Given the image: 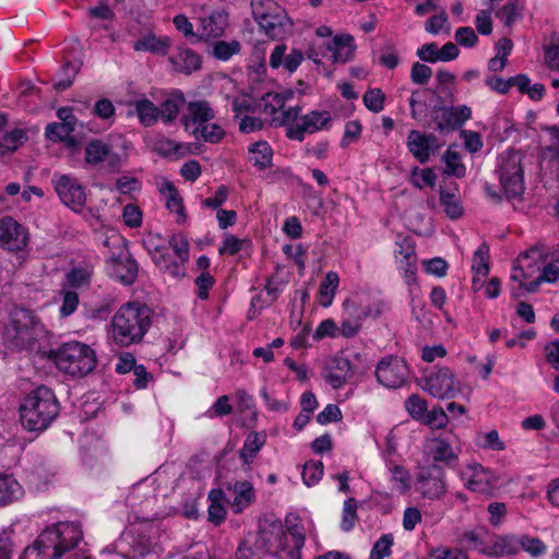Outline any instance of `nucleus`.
<instances>
[{
    "mask_svg": "<svg viewBox=\"0 0 559 559\" xmlns=\"http://www.w3.org/2000/svg\"><path fill=\"white\" fill-rule=\"evenodd\" d=\"M437 176L430 168H416L412 174V182L415 187L423 189L424 187H433Z\"/></svg>",
    "mask_w": 559,
    "mask_h": 559,
    "instance_id": "obj_63",
    "label": "nucleus"
},
{
    "mask_svg": "<svg viewBox=\"0 0 559 559\" xmlns=\"http://www.w3.org/2000/svg\"><path fill=\"white\" fill-rule=\"evenodd\" d=\"M84 159L92 167L103 166L116 170L122 166L127 155L118 152L110 143L95 139L90 141L84 150Z\"/></svg>",
    "mask_w": 559,
    "mask_h": 559,
    "instance_id": "obj_13",
    "label": "nucleus"
},
{
    "mask_svg": "<svg viewBox=\"0 0 559 559\" xmlns=\"http://www.w3.org/2000/svg\"><path fill=\"white\" fill-rule=\"evenodd\" d=\"M210 501L207 512L209 520L215 524H219L225 520L226 510L224 502H226V493L223 489H212L207 495Z\"/></svg>",
    "mask_w": 559,
    "mask_h": 559,
    "instance_id": "obj_42",
    "label": "nucleus"
},
{
    "mask_svg": "<svg viewBox=\"0 0 559 559\" xmlns=\"http://www.w3.org/2000/svg\"><path fill=\"white\" fill-rule=\"evenodd\" d=\"M76 122H52L46 127V136L48 140L58 142L68 139L70 134L75 130Z\"/></svg>",
    "mask_w": 559,
    "mask_h": 559,
    "instance_id": "obj_48",
    "label": "nucleus"
},
{
    "mask_svg": "<svg viewBox=\"0 0 559 559\" xmlns=\"http://www.w3.org/2000/svg\"><path fill=\"white\" fill-rule=\"evenodd\" d=\"M27 136L25 131L15 129L0 140V155L13 153L20 145L26 141Z\"/></svg>",
    "mask_w": 559,
    "mask_h": 559,
    "instance_id": "obj_49",
    "label": "nucleus"
},
{
    "mask_svg": "<svg viewBox=\"0 0 559 559\" xmlns=\"http://www.w3.org/2000/svg\"><path fill=\"white\" fill-rule=\"evenodd\" d=\"M386 468L390 474V481L392 483L393 489L400 495L407 493L412 485V477L408 471L402 465L394 464L392 462L386 464Z\"/></svg>",
    "mask_w": 559,
    "mask_h": 559,
    "instance_id": "obj_41",
    "label": "nucleus"
},
{
    "mask_svg": "<svg viewBox=\"0 0 559 559\" xmlns=\"http://www.w3.org/2000/svg\"><path fill=\"white\" fill-rule=\"evenodd\" d=\"M169 62L177 72L190 74L201 68V57L188 47H178L169 57Z\"/></svg>",
    "mask_w": 559,
    "mask_h": 559,
    "instance_id": "obj_29",
    "label": "nucleus"
},
{
    "mask_svg": "<svg viewBox=\"0 0 559 559\" xmlns=\"http://www.w3.org/2000/svg\"><path fill=\"white\" fill-rule=\"evenodd\" d=\"M265 440V435L261 432L252 431L247 436L242 449L240 451V457L245 464L249 465L253 462L258 452L264 445Z\"/></svg>",
    "mask_w": 559,
    "mask_h": 559,
    "instance_id": "obj_44",
    "label": "nucleus"
},
{
    "mask_svg": "<svg viewBox=\"0 0 559 559\" xmlns=\"http://www.w3.org/2000/svg\"><path fill=\"white\" fill-rule=\"evenodd\" d=\"M251 7L255 22L269 38L282 39L290 33L289 19L274 1L252 0Z\"/></svg>",
    "mask_w": 559,
    "mask_h": 559,
    "instance_id": "obj_7",
    "label": "nucleus"
},
{
    "mask_svg": "<svg viewBox=\"0 0 559 559\" xmlns=\"http://www.w3.org/2000/svg\"><path fill=\"white\" fill-rule=\"evenodd\" d=\"M82 536L79 522H58L46 527L33 544L23 550L20 559H60L79 544Z\"/></svg>",
    "mask_w": 559,
    "mask_h": 559,
    "instance_id": "obj_1",
    "label": "nucleus"
},
{
    "mask_svg": "<svg viewBox=\"0 0 559 559\" xmlns=\"http://www.w3.org/2000/svg\"><path fill=\"white\" fill-rule=\"evenodd\" d=\"M91 271L83 267L71 270L67 274V282L63 287L79 292L87 288L91 283Z\"/></svg>",
    "mask_w": 559,
    "mask_h": 559,
    "instance_id": "obj_47",
    "label": "nucleus"
},
{
    "mask_svg": "<svg viewBox=\"0 0 559 559\" xmlns=\"http://www.w3.org/2000/svg\"><path fill=\"white\" fill-rule=\"evenodd\" d=\"M444 471L440 465H420L415 478V488L424 498L438 499L445 492Z\"/></svg>",
    "mask_w": 559,
    "mask_h": 559,
    "instance_id": "obj_14",
    "label": "nucleus"
},
{
    "mask_svg": "<svg viewBox=\"0 0 559 559\" xmlns=\"http://www.w3.org/2000/svg\"><path fill=\"white\" fill-rule=\"evenodd\" d=\"M394 257L397 269L409 287L411 295L415 296L419 288L416 283L417 255L415 242L412 237L397 238L395 241Z\"/></svg>",
    "mask_w": 559,
    "mask_h": 559,
    "instance_id": "obj_11",
    "label": "nucleus"
},
{
    "mask_svg": "<svg viewBox=\"0 0 559 559\" xmlns=\"http://www.w3.org/2000/svg\"><path fill=\"white\" fill-rule=\"evenodd\" d=\"M287 530L281 522H273L261 530L259 539L266 551L278 559H300L305 544V530L297 518H286Z\"/></svg>",
    "mask_w": 559,
    "mask_h": 559,
    "instance_id": "obj_2",
    "label": "nucleus"
},
{
    "mask_svg": "<svg viewBox=\"0 0 559 559\" xmlns=\"http://www.w3.org/2000/svg\"><path fill=\"white\" fill-rule=\"evenodd\" d=\"M298 123H290L286 128V136L290 140L302 142L305 134L316 133L329 130L332 126V115L328 110H311L308 114L298 117Z\"/></svg>",
    "mask_w": 559,
    "mask_h": 559,
    "instance_id": "obj_15",
    "label": "nucleus"
},
{
    "mask_svg": "<svg viewBox=\"0 0 559 559\" xmlns=\"http://www.w3.org/2000/svg\"><path fill=\"white\" fill-rule=\"evenodd\" d=\"M176 29L183 34L186 38H188L191 43H197L201 40L200 32H194L192 23L189 19L183 14H178L173 20Z\"/></svg>",
    "mask_w": 559,
    "mask_h": 559,
    "instance_id": "obj_59",
    "label": "nucleus"
},
{
    "mask_svg": "<svg viewBox=\"0 0 559 559\" xmlns=\"http://www.w3.org/2000/svg\"><path fill=\"white\" fill-rule=\"evenodd\" d=\"M364 322L353 308L342 304L341 332L343 337H355L362 329Z\"/></svg>",
    "mask_w": 559,
    "mask_h": 559,
    "instance_id": "obj_37",
    "label": "nucleus"
},
{
    "mask_svg": "<svg viewBox=\"0 0 559 559\" xmlns=\"http://www.w3.org/2000/svg\"><path fill=\"white\" fill-rule=\"evenodd\" d=\"M191 143L177 142L168 138H157L153 143L156 153L165 157L181 158L192 153Z\"/></svg>",
    "mask_w": 559,
    "mask_h": 559,
    "instance_id": "obj_33",
    "label": "nucleus"
},
{
    "mask_svg": "<svg viewBox=\"0 0 559 559\" xmlns=\"http://www.w3.org/2000/svg\"><path fill=\"white\" fill-rule=\"evenodd\" d=\"M540 272L542 273L530 281V283H520L518 286H512L511 296L513 298H520L527 293H535L544 282L555 283L559 280V266L555 263H544Z\"/></svg>",
    "mask_w": 559,
    "mask_h": 559,
    "instance_id": "obj_28",
    "label": "nucleus"
},
{
    "mask_svg": "<svg viewBox=\"0 0 559 559\" xmlns=\"http://www.w3.org/2000/svg\"><path fill=\"white\" fill-rule=\"evenodd\" d=\"M420 423L430 426L431 428L441 429L448 424V415L442 407L436 406L430 411L427 409Z\"/></svg>",
    "mask_w": 559,
    "mask_h": 559,
    "instance_id": "obj_57",
    "label": "nucleus"
},
{
    "mask_svg": "<svg viewBox=\"0 0 559 559\" xmlns=\"http://www.w3.org/2000/svg\"><path fill=\"white\" fill-rule=\"evenodd\" d=\"M185 104V96L179 91H174L166 95L158 107L160 120L166 124L174 122Z\"/></svg>",
    "mask_w": 559,
    "mask_h": 559,
    "instance_id": "obj_34",
    "label": "nucleus"
},
{
    "mask_svg": "<svg viewBox=\"0 0 559 559\" xmlns=\"http://www.w3.org/2000/svg\"><path fill=\"white\" fill-rule=\"evenodd\" d=\"M214 118L215 112L206 100H195L188 103L181 122L185 130L192 134L200 131L205 123L214 120Z\"/></svg>",
    "mask_w": 559,
    "mask_h": 559,
    "instance_id": "obj_23",
    "label": "nucleus"
},
{
    "mask_svg": "<svg viewBox=\"0 0 559 559\" xmlns=\"http://www.w3.org/2000/svg\"><path fill=\"white\" fill-rule=\"evenodd\" d=\"M272 157L273 150L265 141L255 142L249 147V160L260 170L271 166Z\"/></svg>",
    "mask_w": 559,
    "mask_h": 559,
    "instance_id": "obj_40",
    "label": "nucleus"
},
{
    "mask_svg": "<svg viewBox=\"0 0 559 559\" xmlns=\"http://www.w3.org/2000/svg\"><path fill=\"white\" fill-rule=\"evenodd\" d=\"M524 550L532 557H539L546 551L545 544L537 537L519 535V551Z\"/></svg>",
    "mask_w": 559,
    "mask_h": 559,
    "instance_id": "obj_53",
    "label": "nucleus"
},
{
    "mask_svg": "<svg viewBox=\"0 0 559 559\" xmlns=\"http://www.w3.org/2000/svg\"><path fill=\"white\" fill-rule=\"evenodd\" d=\"M152 323V311L139 302L121 306L111 319V338L123 347L142 341Z\"/></svg>",
    "mask_w": 559,
    "mask_h": 559,
    "instance_id": "obj_3",
    "label": "nucleus"
},
{
    "mask_svg": "<svg viewBox=\"0 0 559 559\" xmlns=\"http://www.w3.org/2000/svg\"><path fill=\"white\" fill-rule=\"evenodd\" d=\"M24 495V489L17 479L9 473L0 472V508L19 501Z\"/></svg>",
    "mask_w": 559,
    "mask_h": 559,
    "instance_id": "obj_32",
    "label": "nucleus"
},
{
    "mask_svg": "<svg viewBox=\"0 0 559 559\" xmlns=\"http://www.w3.org/2000/svg\"><path fill=\"white\" fill-rule=\"evenodd\" d=\"M240 51V44L237 40L231 41H217L213 46V55L215 58L226 61L231 56Z\"/></svg>",
    "mask_w": 559,
    "mask_h": 559,
    "instance_id": "obj_58",
    "label": "nucleus"
},
{
    "mask_svg": "<svg viewBox=\"0 0 559 559\" xmlns=\"http://www.w3.org/2000/svg\"><path fill=\"white\" fill-rule=\"evenodd\" d=\"M323 475V464L320 461H308L304 465L302 480L308 487L319 483Z\"/></svg>",
    "mask_w": 559,
    "mask_h": 559,
    "instance_id": "obj_55",
    "label": "nucleus"
},
{
    "mask_svg": "<svg viewBox=\"0 0 559 559\" xmlns=\"http://www.w3.org/2000/svg\"><path fill=\"white\" fill-rule=\"evenodd\" d=\"M409 376V369L402 358L389 356L379 361L376 368L378 382L388 389L401 388Z\"/></svg>",
    "mask_w": 559,
    "mask_h": 559,
    "instance_id": "obj_17",
    "label": "nucleus"
},
{
    "mask_svg": "<svg viewBox=\"0 0 559 559\" xmlns=\"http://www.w3.org/2000/svg\"><path fill=\"white\" fill-rule=\"evenodd\" d=\"M62 305L60 307V313L62 317L72 314L79 305V294L75 290L62 287L61 289Z\"/></svg>",
    "mask_w": 559,
    "mask_h": 559,
    "instance_id": "obj_61",
    "label": "nucleus"
},
{
    "mask_svg": "<svg viewBox=\"0 0 559 559\" xmlns=\"http://www.w3.org/2000/svg\"><path fill=\"white\" fill-rule=\"evenodd\" d=\"M171 41L167 36H156L152 32L143 34L139 39L133 43L135 51L152 52L158 56L168 53Z\"/></svg>",
    "mask_w": 559,
    "mask_h": 559,
    "instance_id": "obj_30",
    "label": "nucleus"
},
{
    "mask_svg": "<svg viewBox=\"0 0 559 559\" xmlns=\"http://www.w3.org/2000/svg\"><path fill=\"white\" fill-rule=\"evenodd\" d=\"M55 361L61 371L78 377L88 374L97 364L95 350L80 342L63 344L56 352Z\"/></svg>",
    "mask_w": 559,
    "mask_h": 559,
    "instance_id": "obj_6",
    "label": "nucleus"
},
{
    "mask_svg": "<svg viewBox=\"0 0 559 559\" xmlns=\"http://www.w3.org/2000/svg\"><path fill=\"white\" fill-rule=\"evenodd\" d=\"M393 536L391 534L382 535L373 545L369 559H386L392 552Z\"/></svg>",
    "mask_w": 559,
    "mask_h": 559,
    "instance_id": "obj_56",
    "label": "nucleus"
},
{
    "mask_svg": "<svg viewBox=\"0 0 559 559\" xmlns=\"http://www.w3.org/2000/svg\"><path fill=\"white\" fill-rule=\"evenodd\" d=\"M110 275L123 284H132L138 275V264L130 257L124 245L119 249L118 254L108 258Z\"/></svg>",
    "mask_w": 559,
    "mask_h": 559,
    "instance_id": "obj_24",
    "label": "nucleus"
},
{
    "mask_svg": "<svg viewBox=\"0 0 559 559\" xmlns=\"http://www.w3.org/2000/svg\"><path fill=\"white\" fill-rule=\"evenodd\" d=\"M489 248L483 243L474 252L472 270L475 275L486 277L489 273Z\"/></svg>",
    "mask_w": 559,
    "mask_h": 559,
    "instance_id": "obj_52",
    "label": "nucleus"
},
{
    "mask_svg": "<svg viewBox=\"0 0 559 559\" xmlns=\"http://www.w3.org/2000/svg\"><path fill=\"white\" fill-rule=\"evenodd\" d=\"M59 402L51 389L45 385L32 390L20 405L21 423L28 431H44L57 418Z\"/></svg>",
    "mask_w": 559,
    "mask_h": 559,
    "instance_id": "obj_4",
    "label": "nucleus"
},
{
    "mask_svg": "<svg viewBox=\"0 0 559 559\" xmlns=\"http://www.w3.org/2000/svg\"><path fill=\"white\" fill-rule=\"evenodd\" d=\"M226 502L235 513L249 508L255 500V491L250 481L240 480L226 487Z\"/></svg>",
    "mask_w": 559,
    "mask_h": 559,
    "instance_id": "obj_25",
    "label": "nucleus"
},
{
    "mask_svg": "<svg viewBox=\"0 0 559 559\" xmlns=\"http://www.w3.org/2000/svg\"><path fill=\"white\" fill-rule=\"evenodd\" d=\"M294 95L292 90H286L281 93H267L260 102L262 112L271 117V122L276 126H288L295 122L301 112L300 106H293L284 109L285 103Z\"/></svg>",
    "mask_w": 559,
    "mask_h": 559,
    "instance_id": "obj_9",
    "label": "nucleus"
},
{
    "mask_svg": "<svg viewBox=\"0 0 559 559\" xmlns=\"http://www.w3.org/2000/svg\"><path fill=\"white\" fill-rule=\"evenodd\" d=\"M443 162L445 164L444 173L456 178H463L466 175V167L462 163L461 154L452 147H449L443 154Z\"/></svg>",
    "mask_w": 559,
    "mask_h": 559,
    "instance_id": "obj_46",
    "label": "nucleus"
},
{
    "mask_svg": "<svg viewBox=\"0 0 559 559\" xmlns=\"http://www.w3.org/2000/svg\"><path fill=\"white\" fill-rule=\"evenodd\" d=\"M45 334V326L33 311L16 308L11 312L10 322L4 331V340L11 348L32 349Z\"/></svg>",
    "mask_w": 559,
    "mask_h": 559,
    "instance_id": "obj_5",
    "label": "nucleus"
},
{
    "mask_svg": "<svg viewBox=\"0 0 559 559\" xmlns=\"http://www.w3.org/2000/svg\"><path fill=\"white\" fill-rule=\"evenodd\" d=\"M340 285V276L336 272L330 271L325 274L319 287V304L328 308L333 304Z\"/></svg>",
    "mask_w": 559,
    "mask_h": 559,
    "instance_id": "obj_39",
    "label": "nucleus"
},
{
    "mask_svg": "<svg viewBox=\"0 0 559 559\" xmlns=\"http://www.w3.org/2000/svg\"><path fill=\"white\" fill-rule=\"evenodd\" d=\"M338 336H342L341 325L337 326L333 319L321 321L312 335L314 341H321L325 337L336 338Z\"/></svg>",
    "mask_w": 559,
    "mask_h": 559,
    "instance_id": "obj_54",
    "label": "nucleus"
},
{
    "mask_svg": "<svg viewBox=\"0 0 559 559\" xmlns=\"http://www.w3.org/2000/svg\"><path fill=\"white\" fill-rule=\"evenodd\" d=\"M197 140H203L204 142L217 143L224 135L225 131L223 127L214 120L205 123L200 131L192 133Z\"/></svg>",
    "mask_w": 559,
    "mask_h": 559,
    "instance_id": "obj_50",
    "label": "nucleus"
},
{
    "mask_svg": "<svg viewBox=\"0 0 559 559\" xmlns=\"http://www.w3.org/2000/svg\"><path fill=\"white\" fill-rule=\"evenodd\" d=\"M28 242L25 227L12 217L0 218V246L8 251H21Z\"/></svg>",
    "mask_w": 559,
    "mask_h": 559,
    "instance_id": "obj_22",
    "label": "nucleus"
},
{
    "mask_svg": "<svg viewBox=\"0 0 559 559\" xmlns=\"http://www.w3.org/2000/svg\"><path fill=\"white\" fill-rule=\"evenodd\" d=\"M436 142L437 138L433 134H424L417 130H411L406 144L414 158L420 164H425L437 150Z\"/></svg>",
    "mask_w": 559,
    "mask_h": 559,
    "instance_id": "obj_27",
    "label": "nucleus"
},
{
    "mask_svg": "<svg viewBox=\"0 0 559 559\" xmlns=\"http://www.w3.org/2000/svg\"><path fill=\"white\" fill-rule=\"evenodd\" d=\"M405 407L412 418L421 421L428 409V404L424 399L414 394L406 400Z\"/></svg>",
    "mask_w": 559,
    "mask_h": 559,
    "instance_id": "obj_60",
    "label": "nucleus"
},
{
    "mask_svg": "<svg viewBox=\"0 0 559 559\" xmlns=\"http://www.w3.org/2000/svg\"><path fill=\"white\" fill-rule=\"evenodd\" d=\"M440 203L448 217L456 219L463 215V205L455 191L440 190Z\"/></svg>",
    "mask_w": 559,
    "mask_h": 559,
    "instance_id": "obj_45",
    "label": "nucleus"
},
{
    "mask_svg": "<svg viewBox=\"0 0 559 559\" xmlns=\"http://www.w3.org/2000/svg\"><path fill=\"white\" fill-rule=\"evenodd\" d=\"M160 192L165 198L167 209L176 213L177 223H183L186 221L185 209L182 204V199L179 197L176 187L171 182L165 181L162 185Z\"/></svg>",
    "mask_w": 559,
    "mask_h": 559,
    "instance_id": "obj_38",
    "label": "nucleus"
},
{
    "mask_svg": "<svg viewBox=\"0 0 559 559\" xmlns=\"http://www.w3.org/2000/svg\"><path fill=\"white\" fill-rule=\"evenodd\" d=\"M51 183L64 205L74 212L82 211L86 202V192L74 175L56 173L52 175Z\"/></svg>",
    "mask_w": 559,
    "mask_h": 559,
    "instance_id": "obj_12",
    "label": "nucleus"
},
{
    "mask_svg": "<svg viewBox=\"0 0 559 559\" xmlns=\"http://www.w3.org/2000/svg\"><path fill=\"white\" fill-rule=\"evenodd\" d=\"M544 262V252L538 247L520 254L510 275V288L520 283H530L528 280L540 272Z\"/></svg>",
    "mask_w": 559,
    "mask_h": 559,
    "instance_id": "obj_18",
    "label": "nucleus"
},
{
    "mask_svg": "<svg viewBox=\"0 0 559 559\" xmlns=\"http://www.w3.org/2000/svg\"><path fill=\"white\" fill-rule=\"evenodd\" d=\"M481 551L491 557H503L515 555L519 552V536L518 535H499L496 536L491 545L487 548H481Z\"/></svg>",
    "mask_w": 559,
    "mask_h": 559,
    "instance_id": "obj_35",
    "label": "nucleus"
},
{
    "mask_svg": "<svg viewBox=\"0 0 559 559\" xmlns=\"http://www.w3.org/2000/svg\"><path fill=\"white\" fill-rule=\"evenodd\" d=\"M460 478L468 490L479 493H489L496 480L490 469L476 462L467 463L460 471Z\"/></svg>",
    "mask_w": 559,
    "mask_h": 559,
    "instance_id": "obj_20",
    "label": "nucleus"
},
{
    "mask_svg": "<svg viewBox=\"0 0 559 559\" xmlns=\"http://www.w3.org/2000/svg\"><path fill=\"white\" fill-rule=\"evenodd\" d=\"M357 508L358 503L357 500L353 497L347 498L344 501L343 510H342V520H341V528L344 532H349L354 528L356 522H357Z\"/></svg>",
    "mask_w": 559,
    "mask_h": 559,
    "instance_id": "obj_51",
    "label": "nucleus"
},
{
    "mask_svg": "<svg viewBox=\"0 0 559 559\" xmlns=\"http://www.w3.org/2000/svg\"><path fill=\"white\" fill-rule=\"evenodd\" d=\"M135 114L140 122L145 127L156 123L159 118L158 107L147 98H139L133 103Z\"/></svg>",
    "mask_w": 559,
    "mask_h": 559,
    "instance_id": "obj_43",
    "label": "nucleus"
},
{
    "mask_svg": "<svg viewBox=\"0 0 559 559\" xmlns=\"http://www.w3.org/2000/svg\"><path fill=\"white\" fill-rule=\"evenodd\" d=\"M497 173L507 198H515L524 192L522 155L508 150L498 157Z\"/></svg>",
    "mask_w": 559,
    "mask_h": 559,
    "instance_id": "obj_8",
    "label": "nucleus"
},
{
    "mask_svg": "<svg viewBox=\"0 0 559 559\" xmlns=\"http://www.w3.org/2000/svg\"><path fill=\"white\" fill-rule=\"evenodd\" d=\"M365 106L372 112H380L384 108V94L379 88H370L364 95Z\"/></svg>",
    "mask_w": 559,
    "mask_h": 559,
    "instance_id": "obj_62",
    "label": "nucleus"
},
{
    "mask_svg": "<svg viewBox=\"0 0 559 559\" xmlns=\"http://www.w3.org/2000/svg\"><path fill=\"white\" fill-rule=\"evenodd\" d=\"M477 444L483 449L501 451L504 450V443L500 440L497 430H491L478 436Z\"/></svg>",
    "mask_w": 559,
    "mask_h": 559,
    "instance_id": "obj_64",
    "label": "nucleus"
},
{
    "mask_svg": "<svg viewBox=\"0 0 559 559\" xmlns=\"http://www.w3.org/2000/svg\"><path fill=\"white\" fill-rule=\"evenodd\" d=\"M344 306L353 308L364 321L380 318L385 311V304L376 294L367 290L355 292L344 299Z\"/></svg>",
    "mask_w": 559,
    "mask_h": 559,
    "instance_id": "obj_19",
    "label": "nucleus"
},
{
    "mask_svg": "<svg viewBox=\"0 0 559 559\" xmlns=\"http://www.w3.org/2000/svg\"><path fill=\"white\" fill-rule=\"evenodd\" d=\"M199 23L201 39L217 38L224 34L228 25V14L225 10H203L199 16Z\"/></svg>",
    "mask_w": 559,
    "mask_h": 559,
    "instance_id": "obj_26",
    "label": "nucleus"
},
{
    "mask_svg": "<svg viewBox=\"0 0 559 559\" xmlns=\"http://www.w3.org/2000/svg\"><path fill=\"white\" fill-rule=\"evenodd\" d=\"M472 118V109L467 105L444 107L441 111V120L438 129H459Z\"/></svg>",
    "mask_w": 559,
    "mask_h": 559,
    "instance_id": "obj_31",
    "label": "nucleus"
},
{
    "mask_svg": "<svg viewBox=\"0 0 559 559\" xmlns=\"http://www.w3.org/2000/svg\"><path fill=\"white\" fill-rule=\"evenodd\" d=\"M159 530L153 524L135 528L131 535L132 559H158Z\"/></svg>",
    "mask_w": 559,
    "mask_h": 559,
    "instance_id": "obj_16",
    "label": "nucleus"
},
{
    "mask_svg": "<svg viewBox=\"0 0 559 559\" xmlns=\"http://www.w3.org/2000/svg\"><path fill=\"white\" fill-rule=\"evenodd\" d=\"M329 49L334 63L347 62L354 55V39L349 35L336 36L332 45L329 46Z\"/></svg>",
    "mask_w": 559,
    "mask_h": 559,
    "instance_id": "obj_36",
    "label": "nucleus"
},
{
    "mask_svg": "<svg viewBox=\"0 0 559 559\" xmlns=\"http://www.w3.org/2000/svg\"><path fill=\"white\" fill-rule=\"evenodd\" d=\"M423 381V389L439 400L454 399L462 391L461 381L447 367L436 368Z\"/></svg>",
    "mask_w": 559,
    "mask_h": 559,
    "instance_id": "obj_10",
    "label": "nucleus"
},
{
    "mask_svg": "<svg viewBox=\"0 0 559 559\" xmlns=\"http://www.w3.org/2000/svg\"><path fill=\"white\" fill-rule=\"evenodd\" d=\"M460 451V445L444 438L430 439L424 449L426 457L432 461V464H443L449 467L456 465Z\"/></svg>",
    "mask_w": 559,
    "mask_h": 559,
    "instance_id": "obj_21",
    "label": "nucleus"
}]
</instances>
